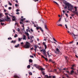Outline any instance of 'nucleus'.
Returning a JSON list of instances; mask_svg holds the SVG:
<instances>
[{"label":"nucleus","mask_w":78,"mask_h":78,"mask_svg":"<svg viewBox=\"0 0 78 78\" xmlns=\"http://www.w3.org/2000/svg\"><path fill=\"white\" fill-rule=\"evenodd\" d=\"M53 39L54 41H55V42H58V41L56 40L54 38H53Z\"/></svg>","instance_id":"obj_32"},{"label":"nucleus","mask_w":78,"mask_h":78,"mask_svg":"<svg viewBox=\"0 0 78 78\" xmlns=\"http://www.w3.org/2000/svg\"><path fill=\"white\" fill-rule=\"evenodd\" d=\"M40 30L42 32H44V30H43V29H42V28H41V27H40Z\"/></svg>","instance_id":"obj_17"},{"label":"nucleus","mask_w":78,"mask_h":78,"mask_svg":"<svg viewBox=\"0 0 78 78\" xmlns=\"http://www.w3.org/2000/svg\"><path fill=\"white\" fill-rule=\"evenodd\" d=\"M58 26H61V27H62V24H58Z\"/></svg>","instance_id":"obj_53"},{"label":"nucleus","mask_w":78,"mask_h":78,"mask_svg":"<svg viewBox=\"0 0 78 78\" xmlns=\"http://www.w3.org/2000/svg\"><path fill=\"white\" fill-rule=\"evenodd\" d=\"M26 19L25 18H23V19H22L21 20V21L20 22V24H23V23H25L24 22H23V20H26Z\"/></svg>","instance_id":"obj_5"},{"label":"nucleus","mask_w":78,"mask_h":78,"mask_svg":"<svg viewBox=\"0 0 78 78\" xmlns=\"http://www.w3.org/2000/svg\"><path fill=\"white\" fill-rule=\"evenodd\" d=\"M19 44H18L17 45H15V47L16 48H17L18 47H19Z\"/></svg>","instance_id":"obj_23"},{"label":"nucleus","mask_w":78,"mask_h":78,"mask_svg":"<svg viewBox=\"0 0 78 78\" xmlns=\"http://www.w3.org/2000/svg\"><path fill=\"white\" fill-rule=\"evenodd\" d=\"M29 75H32V73L31 72H29Z\"/></svg>","instance_id":"obj_33"},{"label":"nucleus","mask_w":78,"mask_h":78,"mask_svg":"<svg viewBox=\"0 0 78 78\" xmlns=\"http://www.w3.org/2000/svg\"><path fill=\"white\" fill-rule=\"evenodd\" d=\"M14 77L15 78H19V76H18L17 75H15L14 76Z\"/></svg>","instance_id":"obj_18"},{"label":"nucleus","mask_w":78,"mask_h":78,"mask_svg":"<svg viewBox=\"0 0 78 78\" xmlns=\"http://www.w3.org/2000/svg\"><path fill=\"white\" fill-rule=\"evenodd\" d=\"M49 52V51H48L47 52V54H48V56H49V55H49V53L48 52Z\"/></svg>","instance_id":"obj_43"},{"label":"nucleus","mask_w":78,"mask_h":78,"mask_svg":"<svg viewBox=\"0 0 78 78\" xmlns=\"http://www.w3.org/2000/svg\"><path fill=\"white\" fill-rule=\"evenodd\" d=\"M15 17L14 18H13V19H12V20L13 21H16V20H17V19H16V16H15Z\"/></svg>","instance_id":"obj_10"},{"label":"nucleus","mask_w":78,"mask_h":78,"mask_svg":"<svg viewBox=\"0 0 78 78\" xmlns=\"http://www.w3.org/2000/svg\"><path fill=\"white\" fill-rule=\"evenodd\" d=\"M45 77H46L47 78H48V75H45Z\"/></svg>","instance_id":"obj_31"},{"label":"nucleus","mask_w":78,"mask_h":78,"mask_svg":"<svg viewBox=\"0 0 78 78\" xmlns=\"http://www.w3.org/2000/svg\"><path fill=\"white\" fill-rule=\"evenodd\" d=\"M4 24H5V23H1V25H4Z\"/></svg>","instance_id":"obj_41"},{"label":"nucleus","mask_w":78,"mask_h":78,"mask_svg":"<svg viewBox=\"0 0 78 78\" xmlns=\"http://www.w3.org/2000/svg\"><path fill=\"white\" fill-rule=\"evenodd\" d=\"M64 4L65 5H66L68 6V9H69V6H70L71 7H73V5H72L70 4V3L69 2H65L64 3Z\"/></svg>","instance_id":"obj_3"},{"label":"nucleus","mask_w":78,"mask_h":78,"mask_svg":"<svg viewBox=\"0 0 78 78\" xmlns=\"http://www.w3.org/2000/svg\"><path fill=\"white\" fill-rule=\"evenodd\" d=\"M45 56H46V57H47V55L46 54V53L45 54H43Z\"/></svg>","instance_id":"obj_28"},{"label":"nucleus","mask_w":78,"mask_h":78,"mask_svg":"<svg viewBox=\"0 0 78 78\" xmlns=\"http://www.w3.org/2000/svg\"><path fill=\"white\" fill-rule=\"evenodd\" d=\"M39 69H40L41 70V73L43 75H44L45 73V71H44V70H45V69H44L43 68H41Z\"/></svg>","instance_id":"obj_4"},{"label":"nucleus","mask_w":78,"mask_h":78,"mask_svg":"<svg viewBox=\"0 0 78 78\" xmlns=\"http://www.w3.org/2000/svg\"><path fill=\"white\" fill-rule=\"evenodd\" d=\"M8 9L9 10H10L12 9V8L11 7H9Z\"/></svg>","instance_id":"obj_30"},{"label":"nucleus","mask_w":78,"mask_h":78,"mask_svg":"<svg viewBox=\"0 0 78 78\" xmlns=\"http://www.w3.org/2000/svg\"><path fill=\"white\" fill-rule=\"evenodd\" d=\"M25 48H29L30 47V43L28 42L27 41L24 46Z\"/></svg>","instance_id":"obj_2"},{"label":"nucleus","mask_w":78,"mask_h":78,"mask_svg":"<svg viewBox=\"0 0 78 78\" xmlns=\"http://www.w3.org/2000/svg\"><path fill=\"white\" fill-rule=\"evenodd\" d=\"M44 47H45V49H46V48H47V45H45L44 46Z\"/></svg>","instance_id":"obj_27"},{"label":"nucleus","mask_w":78,"mask_h":78,"mask_svg":"<svg viewBox=\"0 0 78 78\" xmlns=\"http://www.w3.org/2000/svg\"><path fill=\"white\" fill-rule=\"evenodd\" d=\"M5 15H8V14H9V13H5Z\"/></svg>","instance_id":"obj_60"},{"label":"nucleus","mask_w":78,"mask_h":78,"mask_svg":"<svg viewBox=\"0 0 78 78\" xmlns=\"http://www.w3.org/2000/svg\"><path fill=\"white\" fill-rule=\"evenodd\" d=\"M3 15V14L1 13H0V18H2V17Z\"/></svg>","instance_id":"obj_24"},{"label":"nucleus","mask_w":78,"mask_h":78,"mask_svg":"<svg viewBox=\"0 0 78 78\" xmlns=\"http://www.w3.org/2000/svg\"><path fill=\"white\" fill-rule=\"evenodd\" d=\"M8 3L10 6H11V5H12V4L10 2H9Z\"/></svg>","instance_id":"obj_29"},{"label":"nucleus","mask_w":78,"mask_h":78,"mask_svg":"<svg viewBox=\"0 0 78 78\" xmlns=\"http://www.w3.org/2000/svg\"><path fill=\"white\" fill-rule=\"evenodd\" d=\"M71 8L69 10H70V11H72V10L73 9V7H71Z\"/></svg>","instance_id":"obj_26"},{"label":"nucleus","mask_w":78,"mask_h":78,"mask_svg":"<svg viewBox=\"0 0 78 78\" xmlns=\"http://www.w3.org/2000/svg\"><path fill=\"white\" fill-rule=\"evenodd\" d=\"M41 57H42V58H44V59L45 58V57H44V55L41 56Z\"/></svg>","instance_id":"obj_49"},{"label":"nucleus","mask_w":78,"mask_h":78,"mask_svg":"<svg viewBox=\"0 0 78 78\" xmlns=\"http://www.w3.org/2000/svg\"><path fill=\"white\" fill-rule=\"evenodd\" d=\"M75 14H76L78 16V12H75Z\"/></svg>","instance_id":"obj_55"},{"label":"nucleus","mask_w":78,"mask_h":78,"mask_svg":"<svg viewBox=\"0 0 78 78\" xmlns=\"http://www.w3.org/2000/svg\"><path fill=\"white\" fill-rule=\"evenodd\" d=\"M16 11L17 12H19V11H20V10H19V9H17L16 10Z\"/></svg>","instance_id":"obj_40"},{"label":"nucleus","mask_w":78,"mask_h":78,"mask_svg":"<svg viewBox=\"0 0 78 78\" xmlns=\"http://www.w3.org/2000/svg\"><path fill=\"white\" fill-rule=\"evenodd\" d=\"M16 14H17L18 15H19V14H20V13H19V12H18L16 13Z\"/></svg>","instance_id":"obj_54"},{"label":"nucleus","mask_w":78,"mask_h":78,"mask_svg":"<svg viewBox=\"0 0 78 78\" xmlns=\"http://www.w3.org/2000/svg\"><path fill=\"white\" fill-rule=\"evenodd\" d=\"M30 30L32 32H33V30L32 28Z\"/></svg>","instance_id":"obj_48"},{"label":"nucleus","mask_w":78,"mask_h":78,"mask_svg":"<svg viewBox=\"0 0 78 78\" xmlns=\"http://www.w3.org/2000/svg\"><path fill=\"white\" fill-rule=\"evenodd\" d=\"M7 20H2L1 19H0V22H5V21H8L9 22H10L11 21V18L9 17L7 15L6 16Z\"/></svg>","instance_id":"obj_1"},{"label":"nucleus","mask_w":78,"mask_h":78,"mask_svg":"<svg viewBox=\"0 0 78 78\" xmlns=\"http://www.w3.org/2000/svg\"><path fill=\"white\" fill-rule=\"evenodd\" d=\"M49 61H51V62H52V59L50 58L49 59Z\"/></svg>","instance_id":"obj_47"},{"label":"nucleus","mask_w":78,"mask_h":78,"mask_svg":"<svg viewBox=\"0 0 78 78\" xmlns=\"http://www.w3.org/2000/svg\"><path fill=\"white\" fill-rule=\"evenodd\" d=\"M8 15L10 17H12V18H15V17L14 16H12L9 14H8Z\"/></svg>","instance_id":"obj_13"},{"label":"nucleus","mask_w":78,"mask_h":78,"mask_svg":"<svg viewBox=\"0 0 78 78\" xmlns=\"http://www.w3.org/2000/svg\"><path fill=\"white\" fill-rule=\"evenodd\" d=\"M66 72H67V73H68V74H69V71H66Z\"/></svg>","instance_id":"obj_46"},{"label":"nucleus","mask_w":78,"mask_h":78,"mask_svg":"<svg viewBox=\"0 0 78 78\" xmlns=\"http://www.w3.org/2000/svg\"><path fill=\"white\" fill-rule=\"evenodd\" d=\"M26 34H27V36H29V34H28V33H27Z\"/></svg>","instance_id":"obj_45"},{"label":"nucleus","mask_w":78,"mask_h":78,"mask_svg":"<svg viewBox=\"0 0 78 78\" xmlns=\"http://www.w3.org/2000/svg\"><path fill=\"white\" fill-rule=\"evenodd\" d=\"M74 8L75 9V11H73L72 12L73 13H74L75 14V11L76 12L77 11V7L76 6L74 7Z\"/></svg>","instance_id":"obj_6"},{"label":"nucleus","mask_w":78,"mask_h":78,"mask_svg":"<svg viewBox=\"0 0 78 78\" xmlns=\"http://www.w3.org/2000/svg\"><path fill=\"white\" fill-rule=\"evenodd\" d=\"M34 66H35V67L37 69H39V66L36 64H34Z\"/></svg>","instance_id":"obj_7"},{"label":"nucleus","mask_w":78,"mask_h":78,"mask_svg":"<svg viewBox=\"0 0 78 78\" xmlns=\"http://www.w3.org/2000/svg\"><path fill=\"white\" fill-rule=\"evenodd\" d=\"M29 62H30L31 63L33 62V60L31 59H30L29 60Z\"/></svg>","instance_id":"obj_14"},{"label":"nucleus","mask_w":78,"mask_h":78,"mask_svg":"<svg viewBox=\"0 0 78 78\" xmlns=\"http://www.w3.org/2000/svg\"><path fill=\"white\" fill-rule=\"evenodd\" d=\"M44 27H45V28H46V30H48V28L47 27V25L45 24L44 25Z\"/></svg>","instance_id":"obj_22"},{"label":"nucleus","mask_w":78,"mask_h":78,"mask_svg":"<svg viewBox=\"0 0 78 78\" xmlns=\"http://www.w3.org/2000/svg\"><path fill=\"white\" fill-rule=\"evenodd\" d=\"M27 68L28 69H30V65H28L27 67Z\"/></svg>","instance_id":"obj_25"},{"label":"nucleus","mask_w":78,"mask_h":78,"mask_svg":"<svg viewBox=\"0 0 78 78\" xmlns=\"http://www.w3.org/2000/svg\"><path fill=\"white\" fill-rule=\"evenodd\" d=\"M7 6H8V5H5V7H7Z\"/></svg>","instance_id":"obj_64"},{"label":"nucleus","mask_w":78,"mask_h":78,"mask_svg":"<svg viewBox=\"0 0 78 78\" xmlns=\"http://www.w3.org/2000/svg\"><path fill=\"white\" fill-rule=\"evenodd\" d=\"M61 18H60L58 20V21L57 22V23H58V22H59L61 21Z\"/></svg>","instance_id":"obj_19"},{"label":"nucleus","mask_w":78,"mask_h":78,"mask_svg":"<svg viewBox=\"0 0 78 78\" xmlns=\"http://www.w3.org/2000/svg\"><path fill=\"white\" fill-rule=\"evenodd\" d=\"M65 26L66 27V28H67V29L68 28V27H67V24H65Z\"/></svg>","instance_id":"obj_38"},{"label":"nucleus","mask_w":78,"mask_h":78,"mask_svg":"<svg viewBox=\"0 0 78 78\" xmlns=\"http://www.w3.org/2000/svg\"><path fill=\"white\" fill-rule=\"evenodd\" d=\"M30 43H31V42H33V38H32V37H30Z\"/></svg>","instance_id":"obj_11"},{"label":"nucleus","mask_w":78,"mask_h":78,"mask_svg":"<svg viewBox=\"0 0 78 78\" xmlns=\"http://www.w3.org/2000/svg\"><path fill=\"white\" fill-rule=\"evenodd\" d=\"M23 40H26V36L25 35H23Z\"/></svg>","instance_id":"obj_8"},{"label":"nucleus","mask_w":78,"mask_h":78,"mask_svg":"<svg viewBox=\"0 0 78 78\" xmlns=\"http://www.w3.org/2000/svg\"><path fill=\"white\" fill-rule=\"evenodd\" d=\"M72 34H73V35H74V38L75 39H76V38L75 37L76 36H78V35H75V34H74L72 33Z\"/></svg>","instance_id":"obj_16"},{"label":"nucleus","mask_w":78,"mask_h":78,"mask_svg":"<svg viewBox=\"0 0 78 78\" xmlns=\"http://www.w3.org/2000/svg\"><path fill=\"white\" fill-rule=\"evenodd\" d=\"M45 49H44V50L43 49V54H44L45 53H46V51H45Z\"/></svg>","instance_id":"obj_12"},{"label":"nucleus","mask_w":78,"mask_h":78,"mask_svg":"<svg viewBox=\"0 0 78 78\" xmlns=\"http://www.w3.org/2000/svg\"><path fill=\"white\" fill-rule=\"evenodd\" d=\"M43 45L44 46H45V45H46V44H45V43L44 42H43Z\"/></svg>","instance_id":"obj_39"},{"label":"nucleus","mask_w":78,"mask_h":78,"mask_svg":"<svg viewBox=\"0 0 78 78\" xmlns=\"http://www.w3.org/2000/svg\"><path fill=\"white\" fill-rule=\"evenodd\" d=\"M17 30H18V32H19V31H20V29L19 28H18Z\"/></svg>","instance_id":"obj_57"},{"label":"nucleus","mask_w":78,"mask_h":78,"mask_svg":"<svg viewBox=\"0 0 78 78\" xmlns=\"http://www.w3.org/2000/svg\"><path fill=\"white\" fill-rule=\"evenodd\" d=\"M15 6H16V7H17V6H18V5H17V4H15Z\"/></svg>","instance_id":"obj_56"},{"label":"nucleus","mask_w":78,"mask_h":78,"mask_svg":"<svg viewBox=\"0 0 78 78\" xmlns=\"http://www.w3.org/2000/svg\"><path fill=\"white\" fill-rule=\"evenodd\" d=\"M65 8L66 9V8H67V6H66L65 7H64V9H65Z\"/></svg>","instance_id":"obj_61"},{"label":"nucleus","mask_w":78,"mask_h":78,"mask_svg":"<svg viewBox=\"0 0 78 78\" xmlns=\"http://www.w3.org/2000/svg\"><path fill=\"white\" fill-rule=\"evenodd\" d=\"M21 41V39L20 38H18V41Z\"/></svg>","instance_id":"obj_44"},{"label":"nucleus","mask_w":78,"mask_h":78,"mask_svg":"<svg viewBox=\"0 0 78 78\" xmlns=\"http://www.w3.org/2000/svg\"><path fill=\"white\" fill-rule=\"evenodd\" d=\"M56 51H57L58 52V53H59V52L60 51L59 49L58 48H57L56 49Z\"/></svg>","instance_id":"obj_20"},{"label":"nucleus","mask_w":78,"mask_h":78,"mask_svg":"<svg viewBox=\"0 0 78 78\" xmlns=\"http://www.w3.org/2000/svg\"><path fill=\"white\" fill-rule=\"evenodd\" d=\"M34 2H38V1H39L38 0H34Z\"/></svg>","instance_id":"obj_58"},{"label":"nucleus","mask_w":78,"mask_h":78,"mask_svg":"<svg viewBox=\"0 0 78 78\" xmlns=\"http://www.w3.org/2000/svg\"><path fill=\"white\" fill-rule=\"evenodd\" d=\"M74 15H75V13H74V14H72L71 16L73 17V16H74Z\"/></svg>","instance_id":"obj_37"},{"label":"nucleus","mask_w":78,"mask_h":78,"mask_svg":"<svg viewBox=\"0 0 78 78\" xmlns=\"http://www.w3.org/2000/svg\"><path fill=\"white\" fill-rule=\"evenodd\" d=\"M73 41H72L70 42L69 44H72V43H73Z\"/></svg>","instance_id":"obj_59"},{"label":"nucleus","mask_w":78,"mask_h":78,"mask_svg":"<svg viewBox=\"0 0 78 78\" xmlns=\"http://www.w3.org/2000/svg\"><path fill=\"white\" fill-rule=\"evenodd\" d=\"M65 19L66 22H68V20H66V18H65Z\"/></svg>","instance_id":"obj_62"},{"label":"nucleus","mask_w":78,"mask_h":78,"mask_svg":"<svg viewBox=\"0 0 78 78\" xmlns=\"http://www.w3.org/2000/svg\"><path fill=\"white\" fill-rule=\"evenodd\" d=\"M44 66L45 67H48V66L46 65H44Z\"/></svg>","instance_id":"obj_63"},{"label":"nucleus","mask_w":78,"mask_h":78,"mask_svg":"<svg viewBox=\"0 0 78 78\" xmlns=\"http://www.w3.org/2000/svg\"><path fill=\"white\" fill-rule=\"evenodd\" d=\"M16 40H12V41H11V43H13V44H16Z\"/></svg>","instance_id":"obj_9"},{"label":"nucleus","mask_w":78,"mask_h":78,"mask_svg":"<svg viewBox=\"0 0 78 78\" xmlns=\"http://www.w3.org/2000/svg\"><path fill=\"white\" fill-rule=\"evenodd\" d=\"M65 75L66 76V77L68 78L69 76H68V75H67V74H65Z\"/></svg>","instance_id":"obj_36"},{"label":"nucleus","mask_w":78,"mask_h":78,"mask_svg":"<svg viewBox=\"0 0 78 78\" xmlns=\"http://www.w3.org/2000/svg\"><path fill=\"white\" fill-rule=\"evenodd\" d=\"M73 73H74V71H73V70H72L71 71V73H70V74H71L72 75Z\"/></svg>","instance_id":"obj_15"},{"label":"nucleus","mask_w":78,"mask_h":78,"mask_svg":"<svg viewBox=\"0 0 78 78\" xmlns=\"http://www.w3.org/2000/svg\"><path fill=\"white\" fill-rule=\"evenodd\" d=\"M65 15L66 16V17H68V14L67 13H65Z\"/></svg>","instance_id":"obj_51"},{"label":"nucleus","mask_w":78,"mask_h":78,"mask_svg":"<svg viewBox=\"0 0 78 78\" xmlns=\"http://www.w3.org/2000/svg\"><path fill=\"white\" fill-rule=\"evenodd\" d=\"M14 37H17V34H16L14 36Z\"/></svg>","instance_id":"obj_34"},{"label":"nucleus","mask_w":78,"mask_h":78,"mask_svg":"<svg viewBox=\"0 0 78 78\" xmlns=\"http://www.w3.org/2000/svg\"><path fill=\"white\" fill-rule=\"evenodd\" d=\"M34 47L35 48H37V45H35Z\"/></svg>","instance_id":"obj_35"},{"label":"nucleus","mask_w":78,"mask_h":78,"mask_svg":"<svg viewBox=\"0 0 78 78\" xmlns=\"http://www.w3.org/2000/svg\"><path fill=\"white\" fill-rule=\"evenodd\" d=\"M30 57L31 58H34V56H33V55H30Z\"/></svg>","instance_id":"obj_50"},{"label":"nucleus","mask_w":78,"mask_h":78,"mask_svg":"<svg viewBox=\"0 0 78 78\" xmlns=\"http://www.w3.org/2000/svg\"><path fill=\"white\" fill-rule=\"evenodd\" d=\"M54 3H56L57 5H58V3H57V2H56L55 1H54Z\"/></svg>","instance_id":"obj_42"},{"label":"nucleus","mask_w":78,"mask_h":78,"mask_svg":"<svg viewBox=\"0 0 78 78\" xmlns=\"http://www.w3.org/2000/svg\"><path fill=\"white\" fill-rule=\"evenodd\" d=\"M40 28H41V27H36V29L37 30H39V29H40Z\"/></svg>","instance_id":"obj_21"},{"label":"nucleus","mask_w":78,"mask_h":78,"mask_svg":"<svg viewBox=\"0 0 78 78\" xmlns=\"http://www.w3.org/2000/svg\"><path fill=\"white\" fill-rule=\"evenodd\" d=\"M44 59H45L46 61H48V59L47 58H45H45H44Z\"/></svg>","instance_id":"obj_52"}]
</instances>
